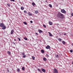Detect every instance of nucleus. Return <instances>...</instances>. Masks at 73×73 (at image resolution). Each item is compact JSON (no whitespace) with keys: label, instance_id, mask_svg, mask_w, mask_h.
Masks as SVG:
<instances>
[{"label":"nucleus","instance_id":"nucleus-1","mask_svg":"<svg viewBox=\"0 0 73 73\" xmlns=\"http://www.w3.org/2000/svg\"><path fill=\"white\" fill-rule=\"evenodd\" d=\"M57 17L58 18H60V19H64V17L63 14L59 12L57 15Z\"/></svg>","mask_w":73,"mask_h":73},{"label":"nucleus","instance_id":"nucleus-2","mask_svg":"<svg viewBox=\"0 0 73 73\" xmlns=\"http://www.w3.org/2000/svg\"><path fill=\"white\" fill-rule=\"evenodd\" d=\"M0 27L2 28V29L4 30L6 29V26L3 23H0Z\"/></svg>","mask_w":73,"mask_h":73},{"label":"nucleus","instance_id":"nucleus-3","mask_svg":"<svg viewBox=\"0 0 73 73\" xmlns=\"http://www.w3.org/2000/svg\"><path fill=\"white\" fill-rule=\"evenodd\" d=\"M61 12L62 13H64V14H65V13H66V11L64 9H61Z\"/></svg>","mask_w":73,"mask_h":73},{"label":"nucleus","instance_id":"nucleus-4","mask_svg":"<svg viewBox=\"0 0 73 73\" xmlns=\"http://www.w3.org/2000/svg\"><path fill=\"white\" fill-rule=\"evenodd\" d=\"M54 73H58V70L56 69V68H54L53 70Z\"/></svg>","mask_w":73,"mask_h":73},{"label":"nucleus","instance_id":"nucleus-5","mask_svg":"<svg viewBox=\"0 0 73 73\" xmlns=\"http://www.w3.org/2000/svg\"><path fill=\"white\" fill-rule=\"evenodd\" d=\"M46 48L47 49H50V47L49 45H48L46 47Z\"/></svg>","mask_w":73,"mask_h":73},{"label":"nucleus","instance_id":"nucleus-6","mask_svg":"<svg viewBox=\"0 0 73 73\" xmlns=\"http://www.w3.org/2000/svg\"><path fill=\"white\" fill-rule=\"evenodd\" d=\"M41 70L43 72H45V70L43 68H41Z\"/></svg>","mask_w":73,"mask_h":73},{"label":"nucleus","instance_id":"nucleus-7","mask_svg":"<svg viewBox=\"0 0 73 73\" xmlns=\"http://www.w3.org/2000/svg\"><path fill=\"white\" fill-rule=\"evenodd\" d=\"M13 32H14V30L13 29L11 30V35H12L13 33Z\"/></svg>","mask_w":73,"mask_h":73},{"label":"nucleus","instance_id":"nucleus-8","mask_svg":"<svg viewBox=\"0 0 73 73\" xmlns=\"http://www.w3.org/2000/svg\"><path fill=\"white\" fill-rule=\"evenodd\" d=\"M38 31L40 33H42V31L40 29H38Z\"/></svg>","mask_w":73,"mask_h":73},{"label":"nucleus","instance_id":"nucleus-9","mask_svg":"<svg viewBox=\"0 0 73 73\" xmlns=\"http://www.w3.org/2000/svg\"><path fill=\"white\" fill-rule=\"evenodd\" d=\"M48 33H49V36H50L51 37H52V36H53L52 34H51V33H50L48 32Z\"/></svg>","mask_w":73,"mask_h":73},{"label":"nucleus","instance_id":"nucleus-10","mask_svg":"<svg viewBox=\"0 0 73 73\" xmlns=\"http://www.w3.org/2000/svg\"><path fill=\"white\" fill-rule=\"evenodd\" d=\"M58 41H60H60H62V39L61 38H59L58 39Z\"/></svg>","mask_w":73,"mask_h":73},{"label":"nucleus","instance_id":"nucleus-11","mask_svg":"<svg viewBox=\"0 0 73 73\" xmlns=\"http://www.w3.org/2000/svg\"><path fill=\"white\" fill-rule=\"evenodd\" d=\"M21 10H24V7L23 6H21Z\"/></svg>","mask_w":73,"mask_h":73},{"label":"nucleus","instance_id":"nucleus-12","mask_svg":"<svg viewBox=\"0 0 73 73\" xmlns=\"http://www.w3.org/2000/svg\"><path fill=\"white\" fill-rule=\"evenodd\" d=\"M49 24L50 25H52L53 23L51 22H49Z\"/></svg>","mask_w":73,"mask_h":73},{"label":"nucleus","instance_id":"nucleus-13","mask_svg":"<svg viewBox=\"0 0 73 73\" xmlns=\"http://www.w3.org/2000/svg\"><path fill=\"white\" fill-rule=\"evenodd\" d=\"M41 52L42 53H44L45 51H44V50H41Z\"/></svg>","mask_w":73,"mask_h":73},{"label":"nucleus","instance_id":"nucleus-14","mask_svg":"<svg viewBox=\"0 0 73 73\" xmlns=\"http://www.w3.org/2000/svg\"><path fill=\"white\" fill-rule=\"evenodd\" d=\"M43 59L44 61H46V58L45 57L43 58Z\"/></svg>","mask_w":73,"mask_h":73},{"label":"nucleus","instance_id":"nucleus-15","mask_svg":"<svg viewBox=\"0 0 73 73\" xmlns=\"http://www.w3.org/2000/svg\"><path fill=\"white\" fill-rule=\"evenodd\" d=\"M35 13H36V14H37V13H38V11L37 10H36V11H35Z\"/></svg>","mask_w":73,"mask_h":73},{"label":"nucleus","instance_id":"nucleus-16","mask_svg":"<svg viewBox=\"0 0 73 73\" xmlns=\"http://www.w3.org/2000/svg\"><path fill=\"white\" fill-rule=\"evenodd\" d=\"M28 14L29 15V16H32V14L31 13H30V12H28Z\"/></svg>","mask_w":73,"mask_h":73},{"label":"nucleus","instance_id":"nucleus-17","mask_svg":"<svg viewBox=\"0 0 73 73\" xmlns=\"http://www.w3.org/2000/svg\"><path fill=\"white\" fill-rule=\"evenodd\" d=\"M32 58H33V60H35V57L34 56H32Z\"/></svg>","mask_w":73,"mask_h":73},{"label":"nucleus","instance_id":"nucleus-18","mask_svg":"<svg viewBox=\"0 0 73 73\" xmlns=\"http://www.w3.org/2000/svg\"><path fill=\"white\" fill-rule=\"evenodd\" d=\"M17 72H20V69L18 68V69H17Z\"/></svg>","mask_w":73,"mask_h":73},{"label":"nucleus","instance_id":"nucleus-19","mask_svg":"<svg viewBox=\"0 0 73 73\" xmlns=\"http://www.w3.org/2000/svg\"><path fill=\"white\" fill-rule=\"evenodd\" d=\"M32 5H33V6H35V3L34 2L32 3Z\"/></svg>","mask_w":73,"mask_h":73},{"label":"nucleus","instance_id":"nucleus-20","mask_svg":"<svg viewBox=\"0 0 73 73\" xmlns=\"http://www.w3.org/2000/svg\"><path fill=\"white\" fill-rule=\"evenodd\" d=\"M23 23L25 25H27V23L25 22H24Z\"/></svg>","mask_w":73,"mask_h":73},{"label":"nucleus","instance_id":"nucleus-21","mask_svg":"<svg viewBox=\"0 0 73 73\" xmlns=\"http://www.w3.org/2000/svg\"><path fill=\"white\" fill-rule=\"evenodd\" d=\"M62 43L63 44H65V42L64 41H62Z\"/></svg>","mask_w":73,"mask_h":73},{"label":"nucleus","instance_id":"nucleus-22","mask_svg":"<svg viewBox=\"0 0 73 73\" xmlns=\"http://www.w3.org/2000/svg\"><path fill=\"white\" fill-rule=\"evenodd\" d=\"M22 69L24 71L25 70V68H24V67H23L22 68Z\"/></svg>","mask_w":73,"mask_h":73},{"label":"nucleus","instance_id":"nucleus-23","mask_svg":"<svg viewBox=\"0 0 73 73\" xmlns=\"http://www.w3.org/2000/svg\"><path fill=\"white\" fill-rule=\"evenodd\" d=\"M37 70H38L39 72H42V71H41V70H40V69H39V68H38L37 69Z\"/></svg>","mask_w":73,"mask_h":73},{"label":"nucleus","instance_id":"nucleus-24","mask_svg":"<svg viewBox=\"0 0 73 73\" xmlns=\"http://www.w3.org/2000/svg\"><path fill=\"white\" fill-rule=\"evenodd\" d=\"M23 38L24 40H28V38L25 37H24Z\"/></svg>","mask_w":73,"mask_h":73},{"label":"nucleus","instance_id":"nucleus-25","mask_svg":"<svg viewBox=\"0 0 73 73\" xmlns=\"http://www.w3.org/2000/svg\"><path fill=\"white\" fill-rule=\"evenodd\" d=\"M7 5L9 7H10V5H10V4L9 3H7Z\"/></svg>","mask_w":73,"mask_h":73},{"label":"nucleus","instance_id":"nucleus-26","mask_svg":"<svg viewBox=\"0 0 73 73\" xmlns=\"http://www.w3.org/2000/svg\"><path fill=\"white\" fill-rule=\"evenodd\" d=\"M49 5L50 8H52V5L49 4Z\"/></svg>","mask_w":73,"mask_h":73},{"label":"nucleus","instance_id":"nucleus-27","mask_svg":"<svg viewBox=\"0 0 73 73\" xmlns=\"http://www.w3.org/2000/svg\"><path fill=\"white\" fill-rule=\"evenodd\" d=\"M21 53H22V55H23V56L25 55V53H24V52H21Z\"/></svg>","mask_w":73,"mask_h":73},{"label":"nucleus","instance_id":"nucleus-28","mask_svg":"<svg viewBox=\"0 0 73 73\" xmlns=\"http://www.w3.org/2000/svg\"><path fill=\"white\" fill-rule=\"evenodd\" d=\"M24 12L25 13H27V11L25 10L24 11Z\"/></svg>","mask_w":73,"mask_h":73},{"label":"nucleus","instance_id":"nucleus-29","mask_svg":"<svg viewBox=\"0 0 73 73\" xmlns=\"http://www.w3.org/2000/svg\"><path fill=\"white\" fill-rule=\"evenodd\" d=\"M27 56H26V55H24L23 56V58H25V57H26Z\"/></svg>","mask_w":73,"mask_h":73},{"label":"nucleus","instance_id":"nucleus-30","mask_svg":"<svg viewBox=\"0 0 73 73\" xmlns=\"http://www.w3.org/2000/svg\"><path fill=\"white\" fill-rule=\"evenodd\" d=\"M43 26L44 27V28H46V25H45L44 24L43 25Z\"/></svg>","mask_w":73,"mask_h":73},{"label":"nucleus","instance_id":"nucleus-31","mask_svg":"<svg viewBox=\"0 0 73 73\" xmlns=\"http://www.w3.org/2000/svg\"><path fill=\"white\" fill-rule=\"evenodd\" d=\"M18 39L19 41H21V39L20 38L18 37Z\"/></svg>","mask_w":73,"mask_h":73},{"label":"nucleus","instance_id":"nucleus-32","mask_svg":"<svg viewBox=\"0 0 73 73\" xmlns=\"http://www.w3.org/2000/svg\"><path fill=\"white\" fill-rule=\"evenodd\" d=\"M7 53L9 54H11V52H10V51H8L7 52Z\"/></svg>","mask_w":73,"mask_h":73},{"label":"nucleus","instance_id":"nucleus-33","mask_svg":"<svg viewBox=\"0 0 73 73\" xmlns=\"http://www.w3.org/2000/svg\"><path fill=\"white\" fill-rule=\"evenodd\" d=\"M46 57H49V55L47 54H46Z\"/></svg>","mask_w":73,"mask_h":73},{"label":"nucleus","instance_id":"nucleus-34","mask_svg":"<svg viewBox=\"0 0 73 73\" xmlns=\"http://www.w3.org/2000/svg\"><path fill=\"white\" fill-rule=\"evenodd\" d=\"M70 52H71V53H72V52H73V50H70Z\"/></svg>","mask_w":73,"mask_h":73},{"label":"nucleus","instance_id":"nucleus-35","mask_svg":"<svg viewBox=\"0 0 73 73\" xmlns=\"http://www.w3.org/2000/svg\"><path fill=\"white\" fill-rule=\"evenodd\" d=\"M10 1H15V0H10Z\"/></svg>","mask_w":73,"mask_h":73},{"label":"nucleus","instance_id":"nucleus-36","mask_svg":"<svg viewBox=\"0 0 73 73\" xmlns=\"http://www.w3.org/2000/svg\"><path fill=\"white\" fill-rule=\"evenodd\" d=\"M58 55H56V58H57V57H58Z\"/></svg>","mask_w":73,"mask_h":73},{"label":"nucleus","instance_id":"nucleus-37","mask_svg":"<svg viewBox=\"0 0 73 73\" xmlns=\"http://www.w3.org/2000/svg\"><path fill=\"white\" fill-rule=\"evenodd\" d=\"M7 72H9V69H8L7 70Z\"/></svg>","mask_w":73,"mask_h":73},{"label":"nucleus","instance_id":"nucleus-38","mask_svg":"<svg viewBox=\"0 0 73 73\" xmlns=\"http://www.w3.org/2000/svg\"><path fill=\"white\" fill-rule=\"evenodd\" d=\"M30 23H33V21H30Z\"/></svg>","mask_w":73,"mask_h":73},{"label":"nucleus","instance_id":"nucleus-39","mask_svg":"<svg viewBox=\"0 0 73 73\" xmlns=\"http://www.w3.org/2000/svg\"><path fill=\"white\" fill-rule=\"evenodd\" d=\"M35 34H36V35H38V33H35Z\"/></svg>","mask_w":73,"mask_h":73},{"label":"nucleus","instance_id":"nucleus-40","mask_svg":"<svg viewBox=\"0 0 73 73\" xmlns=\"http://www.w3.org/2000/svg\"><path fill=\"white\" fill-rule=\"evenodd\" d=\"M71 15L72 16H73V13H71Z\"/></svg>","mask_w":73,"mask_h":73},{"label":"nucleus","instance_id":"nucleus-41","mask_svg":"<svg viewBox=\"0 0 73 73\" xmlns=\"http://www.w3.org/2000/svg\"><path fill=\"white\" fill-rule=\"evenodd\" d=\"M14 41H16V39H14Z\"/></svg>","mask_w":73,"mask_h":73},{"label":"nucleus","instance_id":"nucleus-42","mask_svg":"<svg viewBox=\"0 0 73 73\" xmlns=\"http://www.w3.org/2000/svg\"><path fill=\"white\" fill-rule=\"evenodd\" d=\"M13 44H14L15 45H16V44H15V42H13Z\"/></svg>","mask_w":73,"mask_h":73},{"label":"nucleus","instance_id":"nucleus-43","mask_svg":"<svg viewBox=\"0 0 73 73\" xmlns=\"http://www.w3.org/2000/svg\"><path fill=\"white\" fill-rule=\"evenodd\" d=\"M64 35H66V33L64 34Z\"/></svg>","mask_w":73,"mask_h":73},{"label":"nucleus","instance_id":"nucleus-44","mask_svg":"<svg viewBox=\"0 0 73 73\" xmlns=\"http://www.w3.org/2000/svg\"><path fill=\"white\" fill-rule=\"evenodd\" d=\"M47 1H48L47 0H46L45 1V2H46V3H47Z\"/></svg>","mask_w":73,"mask_h":73},{"label":"nucleus","instance_id":"nucleus-45","mask_svg":"<svg viewBox=\"0 0 73 73\" xmlns=\"http://www.w3.org/2000/svg\"><path fill=\"white\" fill-rule=\"evenodd\" d=\"M72 64L73 65V62H72Z\"/></svg>","mask_w":73,"mask_h":73},{"label":"nucleus","instance_id":"nucleus-46","mask_svg":"<svg viewBox=\"0 0 73 73\" xmlns=\"http://www.w3.org/2000/svg\"><path fill=\"white\" fill-rule=\"evenodd\" d=\"M31 0V1H32V0Z\"/></svg>","mask_w":73,"mask_h":73}]
</instances>
